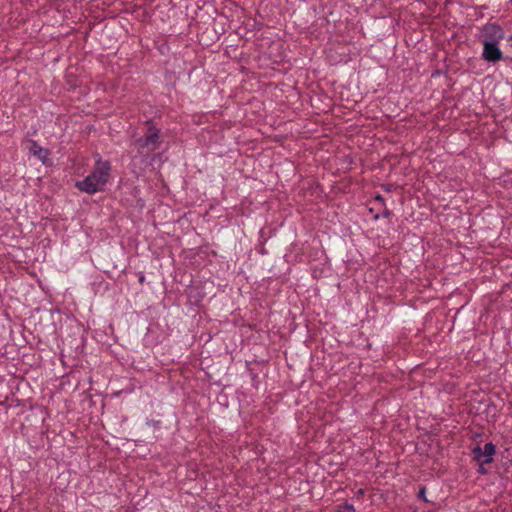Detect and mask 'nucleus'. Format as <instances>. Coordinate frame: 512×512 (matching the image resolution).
<instances>
[{"mask_svg":"<svg viewBox=\"0 0 512 512\" xmlns=\"http://www.w3.org/2000/svg\"><path fill=\"white\" fill-rule=\"evenodd\" d=\"M145 135H152L153 133H156L157 136L160 137V130L154 125V122L152 119H148L145 121Z\"/></svg>","mask_w":512,"mask_h":512,"instance_id":"nucleus-7","label":"nucleus"},{"mask_svg":"<svg viewBox=\"0 0 512 512\" xmlns=\"http://www.w3.org/2000/svg\"><path fill=\"white\" fill-rule=\"evenodd\" d=\"M391 215V211L385 208L382 212L383 217H389Z\"/></svg>","mask_w":512,"mask_h":512,"instance_id":"nucleus-11","label":"nucleus"},{"mask_svg":"<svg viewBox=\"0 0 512 512\" xmlns=\"http://www.w3.org/2000/svg\"><path fill=\"white\" fill-rule=\"evenodd\" d=\"M496 453V446L492 443H486L482 448L480 445L472 449L473 460L482 464H490L493 462V455Z\"/></svg>","mask_w":512,"mask_h":512,"instance_id":"nucleus-5","label":"nucleus"},{"mask_svg":"<svg viewBox=\"0 0 512 512\" xmlns=\"http://www.w3.org/2000/svg\"><path fill=\"white\" fill-rule=\"evenodd\" d=\"M478 463H479V470H478V472H479L480 474H486V473H487V470L484 468V465H485V464H482V461H480V462H478Z\"/></svg>","mask_w":512,"mask_h":512,"instance_id":"nucleus-10","label":"nucleus"},{"mask_svg":"<svg viewBox=\"0 0 512 512\" xmlns=\"http://www.w3.org/2000/svg\"><path fill=\"white\" fill-rule=\"evenodd\" d=\"M110 171V163L98 159L90 174L85 179L77 181L75 186L82 192L94 194L101 191L103 186L108 182Z\"/></svg>","mask_w":512,"mask_h":512,"instance_id":"nucleus-1","label":"nucleus"},{"mask_svg":"<svg viewBox=\"0 0 512 512\" xmlns=\"http://www.w3.org/2000/svg\"><path fill=\"white\" fill-rule=\"evenodd\" d=\"M144 279H145V277H144V276H140V278H139V282H140V283H143V282H144Z\"/></svg>","mask_w":512,"mask_h":512,"instance_id":"nucleus-13","label":"nucleus"},{"mask_svg":"<svg viewBox=\"0 0 512 512\" xmlns=\"http://www.w3.org/2000/svg\"><path fill=\"white\" fill-rule=\"evenodd\" d=\"M500 42L484 41L482 59L488 63H497L504 59V55L499 48Z\"/></svg>","mask_w":512,"mask_h":512,"instance_id":"nucleus-4","label":"nucleus"},{"mask_svg":"<svg viewBox=\"0 0 512 512\" xmlns=\"http://www.w3.org/2000/svg\"><path fill=\"white\" fill-rule=\"evenodd\" d=\"M375 200H376V201H379V202H381V203H384V198H383V196H381V195H377V196L375 197Z\"/></svg>","mask_w":512,"mask_h":512,"instance_id":"nucleus-12","label":"nucleus"},{"mask_svg":"<svg viewBox=\"0 0 512 512\" xmlns=\"http://www.w3.org/2000/svg\"><path fill=\"white\" fill-rule=\"evenodd\" d=\"M159 136L156 133L152 135H143L134 141V145L137 152L140 155H148L151 152L156 151L160 146Z\"/></svg>","mask_w":512,"mask_h":512,"instance_id":"nucleus-3","label":"nucleus"},{"mask_svg":"<svg viewBox=\"0 0 512 512\" xmlns=\"http://www.w3.org/2000/svg\"><path fill=\"white\" fill-rule=\"evenodd\" d=\"M417 496L419 499H422L423 501L428 502V500L426 498V487L425 486L420 487Z\"/></svg>","mask_w":512,"mask_h":512,"instance_id":"nucleus-8","label":"nucleus"},{"mask_svg":"<svg viewBox=\"0 0 512 512\" xmlns=\"http://www.w3.org/2000/svg\"><path fill=\"white\" fill-rule=\"evenodd\" d=\"M29 152L36 156L43 164H47L49 161V150L41 147L36 141H29Z\"/></svg>","mask_w":512,"mask_h":512,"instance_id":"nucleus-6","label":"nucleus"},{"mask_svg":"<svg viewBox=\"0 0 512 512\" xmlns=\"http://www.w3.org/2000/svg\"><path fill=\"white\" fill-rule=\"evenodd\" d=\"M505 37L503 28L497 23H486L479 31L478 39L484 41L501 42Z\"/></svg>","mask_w":512,"mask_h":512,"instance_id":"nucleus-2","label":"nucleus"},{"mask_svg":"<svg viewBox=\"0 0 512 512\" xmlns=\"http://www.w3.org/2000/svg\"><path fill=\"white\" fill-rule=\"evenodd\" d=\"M354 507L352 504L345 503L343 506L340 507L339 512H353Z\"/></svg>","mask_w":512,"mask_h":512,"instance_id":"nucleus-9","label":"nucleus"},{"mask_svg":"<svg viewBox=\"0 0 512 512\" xmlns=\"http://www.w3.org/2000/svg\"><path fill=\"white\" fill-rule=\"evenodd\" d=\"M358 493H359V495H362V494H363V490H362V489H360V490L358 491Z\"/></svg>","mask_w":512,"mask_h":512,"instance_id":"nucleus-14","label":"nucleus"}]
</instances>
